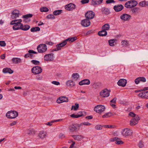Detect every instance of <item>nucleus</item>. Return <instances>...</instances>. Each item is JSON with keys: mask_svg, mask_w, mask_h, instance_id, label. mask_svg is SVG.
<instances>
[{"mask_svg": "<svg viewBox=\"0 0 148 148\" xmlns=\"http://www.w3.org/2000/svg\"><path fill=\"white\" fill-rule=\"evenodd\" d=\"M137 2L134 0H130L127 2L125 4V7L127 8H132L136 5Z\"/></svg>", "mask_w": 148, "mask_h": 148, "instance_id": "obj_1", "label": "nucleus"}, {"mask_svg": "<svg viewBox=\"0 0 148 148\" xmlns=\"http://www.w3.org/2000/svg\"><path fill=\"white\" fill-rule=\"evenodd\" d=\"M21 22H20L18 25V27H17V25H15L14 27H16L15 29L16 30L21 29L23 31H27L29 30L30 28V27L29 25H23V24L21 23Z\"/></svg>", "mask_w": 148, "mask_h": 148, "instance_id": "obj_2", "label": "nucleus"}, {"mask_svg": "<svg viewBox=\"0 0 148 148\" xmlns=\"http://www.w3.org/2000/svg\"><path fill=\"white\" fill-rule=\"evenodd\" d=\"M18 115V112L15 111H8L6 114L7 117L10 119H14Z\"/></svg>", "mask_w": 148, "mask_h": 148, "instance_id": "obj_3", "label": "nucleus"}, {"mask_svg": "<svg viewBox=\"0 0 148 148\" xmlns=\"http://www.w3.org/2000/svg\"><path fill=\"white\" fill-rule=\"evenodd\" d=\"M37 49L39 53H42L45 52L47 50L46 45L45 44H40L38 46Z\"/></svg>", "mask_w": 148, "mask_h": 148, "instance_id": "obj_4", "label": "nucleus"}, {"mask_svg": "<svg viewBox=\"0 0 148 148\" xmlns=\"http://www.w3.org/2000/svg\"><path fill=\"white\" fill-rule=\"evenodd\" d=\"M105 109V107L103 105H97L94 109V111L97 113H101L103 112Z\"/></svg>", "mask_w": 148, "mask_h": 148, "instance_id": "obj_5", "label": "nucleus"}, {"mask_svg": "<svg viewBox=\"0 0 148 148\" xmlns=\"http://www.w3.org/2000/svg\"><path fill=\"white\" fill-rule=\"evenodd\" d=\"M132 134V131L128 128L124 129L122 132V134L125 137L127 136H130Z\"/></svg>", "mask_w": 148, "mask_h": 148, "instance_id": "obj_6", "label": "nucleus"}, {"mask_svg": "<svg viewBox=\"0 0 148 148\" xmlns=\"http://www.w3.org/2000/svg\"><path fill=\"white\" fill-rule=\"evenodd\" d=\"M42 69L40 66H36L33 67L32 69V72L34 74H37L41 73Z\"/></svg>", "mask_w": 148, "mask_h": 148, "instance_id": "obj_7", "label": "nucleus"}, {"mask_svg": "<svg viewBox=\"0 0 148 148\" xmlns=\"http://www.w3.org/2000/svg\"><path fill=\"white\" fill-rule=\"evenodd\" d=\"M53 54L51 53L45 55L44 56V60L45 61H51L54 60Z\"/></svg>", "mask_w": 148, "mask_h": 148, "instance_id": "obj_8", "label": "nucleus"}, {"mask_svg": "<svg viewBox=\"0 0 148 148\" xmlns=\"http://www.w3.org/2000/svg\"><path fill=\"white\" fill-rule=\"evenodd\" d=\"M120 18L123 21H127L130 20L131 18V16L130 15L125 13L121 15Z\"/></svg>", "mask_w": 148, "mask_h": 148, "instance_id": "obj_9", "label": "nucleus"}, {"mask_svg": "<svg viewBox=\"0 0 148 148\" xmlns=\"http://www.w3.org/2000/svg\"><path fill=\"white\" fill-rule=\"evenodd\" d=\"M140 120L139 117L137 115L136 117H133L130 121V125L131 126H134L138 123V121Z\"/></svg>", "mask_w": 148, "mask_h": 148, "instance_id": "obj_10", "label": "nucleus"}, {"mask_svg": "<svg viewBox=\"0 0 148 148\" xmlns=\"http://www.w3.org/2000/svg\"><path fill=\"white\" fill-rule=\"evenodd\" d=\"M95 15V13L91 11L87 12L85 14L86 17L89 20L94 18Z\"/></svg>", "mask_w": 148, "mask_h": 148, "instance_id": "obj_11", "label": "nucleus"}, {"mask_svg": "<svg viewBox=\"0 0 148 148\" xmlns=\"http://www.w3.org/2000/svg\"><path fill=\"white\" fill-rule=\"evenodd\" d=\"M110 92L107 89H105L102 90L100 92V95L103 97H107L109 96Z\"/></svg>", "mask_w": 148, "mask_h": 148, "instance_id": "obj_12", "label": "nucleus"}, {"mask_svg": "<svg viewBox=\"0 0 148 148\" xmlns=\"http://www.w3.org/2000/svg\"><path fill=\"white\" fill-rule=\"evenodd\" d=\"M22 21L21 19H19L18 20H15L13 21H12L10 23V24L11 25H14L13 27V29L14 30H16L15 28H16V27H15L14 28V27L15 26V25H17V27H18V25H19V23L20 22H21Z\"/></svg>", "mask_w": 148, "mask_h": 148, "instance_id": "obj_13", "label": "nucleus"}, {"mask_svg": "<svg viewBox=\"0 0 148 148\" xmlns=\"http://www.w3.org/2000/svg\"><path fill=\"white\" fill-rule=\"evenodd\" d=\"M90 24V22L88 19L86 18L82 20L81 22L82 25L84 27H87Z\"/></svg>", "mask_w": 148, "mask_h": 148, "instance_id": "obj_14", "label": "nucleus"}, {"mask_svg": "<svg viewBox=\"0 0 148 148\" xmlns=\"http://www.w3.org/2000/svg\"><path fill=\"white\" fill-rule=\"evenodd\" d=\"M69 101L68 98L64 96L61 97H59L57 100V102L60 103L63 102H67Z\"/></svg>", "mask_w": 148, "mask_h": 148, "instance_id": "obj_15", "label": "nucleus"}, {"mask_svg": "<svg viewBox=\"0 0 148 148\" xmlns=\"http://www.w3.org/2000/svg\"><path fill=\"white\" fill-rule=\"evenodd\" d=\"M75 7V4L71 3L66 5L65 6V8L67 10L71 11L74 9Z\"/></svg>", "mask_w": 148, "mask_h": 148, "instance_id": "obj_16", "label": "nucleus"}, {"mask_svg": "<svg viewBox=\"0 0 148 148\" xmlns=\"http://www.w3.org/2000/svg\"><path fill=\"white\" fill-rule=\"evenodd\" d=\"M29 53H27L25 55L24 57L25 58L30 57L31 58H32L34 56V55L32 53L36 54L37 52L33 50H29L28 51Z\"/></svg>", "mask_w": 148, "mask_h": 148, "instance_id": "obj_17", "label": "nucleus"}, {"mask_svg": "<svg viewBox=\"0 0 148 148\" xmlns=\"http://www.w3.org/2000/svg\"><path fill=\"white\" fill-rule=\"evenodd\" d=\"M138 96L142 99H148V91H144L139 93Z\"/></svg>", "mask_w": 148, "mask_h": 148, "instance_id": "obj_18", "label": "nucleus"}, {"mask_svg": "<svg viewBox=\"0 0 148 148\" xmlns=\"http://www.w3.org/2000/svg\"><path fill=\"white\" fill-rule=\"evenodd\" d=\"M19 12L18 10H15L12 12L11 17L12 19H15L19 16Z\"/></svg>", "mask_w": 148, "mask_h": 148, "instance_id": "obj_19", "label": "nucleus"}, {"mask_svg": "<svg viewBox=\"0 0 148 148\" xmlns=\"http://www.w3.org/2000/svg\"><path fill=\"white\" fill-rule=\"evenodd\" d=\"M127 83V81L125 79H121L117 82L118 85L119 86L125 87Z\"/></svg>", "mask_w": 148, "mask_h": 148, "instance_id": "obj_20", "label": "nucleus"}, {"mask_svg": "<svg viewBox=\"0 0 148 148\" xmlns=\"http://www.w3.org/2000/svg\"><path fill=\"white\" fill-rule=\"evenodd\" d=\"M120 140V138L117 137H114L110 139L111 141H116L115 143L117 144H122L123 143V142L121 140Z\"/></svg>", "mask_w": 148, "mask_h": 148, "instance_id": "obj_21", "label": "nucleus"}, {"mask_svg": "<svg viewBox=\"0 0 148 148\" xmlns=\"http://www.w3.org/2000/svg\"><path fill=\"white\" fill-rule=\"evenodd\" d=\"M90 84V81L87 79H84L80 82L79 84L80 85H89Z\"/></svg>", "mask_w": 148, "mask_h": 148, "instance_id": "obj_22", "label": "nucleus"}, {"mask_svg": "<svg viewBox=\"0 0 148 148\" xmlns=\"http://www.w3.org/2000/svg\"><path fill=\"white\" fill-rule=\"evenodd\" d=\"M123 8V5H118L114 6V9L116 12H119Z\"/></svg>", "mask_w": 148, "mask_h": 148, "instance_id": "obj_23", "label": "nucleus"}, {"mask_svg": "<svg viewBox=\"0 0 148 148\" xmlns=\"http://www.w3.org/2000/svg\"><path fill=\"white\" fill-rule=\"evenodd\" d=\"M47 133L45 132L44 131H40L39 132L38 136L39 137L42 139L45 138L47 136Z\"/></svg>", "mask_w": 148, "mask_h": 148, "instance_id": "obj_24", "label": "nucleus"}, {"mask_svg": "<svg viewBox=\"0 0 148 148\" xmlns=\"http://www.w3.org/2000/svg\"><path fill=\"white\" fill-rule=\"evenodd\" d=\"M72 137L75 140L79 141L84 138V136L81 135H73Z\"/></svg>", "mask_w": 148, "mask_h": 148, "instance_id": "obj_25", "label": "nucleus"}, {"mask_svg": "<svg viewBox=\"0 0 148 148\" xmlns=\"http://www.w3.org/2000/svg\"><path fill=\"white\" fill-rule=\"evenodd\" d=\"M66 85L69 88H72L75 86V84L73 81L69 80L67 82Z\"/></svg>", "mask_w": 148, "mask_h": 148, "instance_id": "obj_26", "label": "nucleus"}, {"mask_svg": "<svg viewBox=\"0 0 148 148\" xmlns=\"http://www.w3.org/2000/svg\"><path fill=\"white\" fill-rule=\"evenodd\" d=\"M103 0H92L91 5L95 6L96 5H99L101 3Z\"/></svg>", "mask_w": 148, "mask_h": 148, "instance_id": "obj_27", "label": "nucleus"}, {"mask_svg": "<svg viewBox=\"0 0 148 148\" xmlns=\"http://www.w3.org/2000/svg\"><path fill=\"white\" fill-rule=\"evenodd\" d=\"M12 60L14 64H18L21 62V59L17 58H13Z\"/></svg>", "mask_w": 148, "mask_h": 148, "instance_id": "obj_28", "label": "nucleus"}, {"mask_svg": "<svg viewBox=\"0 0 148 148\" xmlns=\"http://www.w3.org/2000/svg\"><path fill=\"white\" fill-rule=\"evenodd\" d=\"M3 72L4 73H9L10 74H12L13 73V71L10 68H5L3 69Z\"/></svg>", "mask_w": 148, "mask_h": 148, "instance_id": "obj_29", "label": "nucleus"}, {"mask_svg": "<svg viewBox=\"0 0 148 148\" xmlns=\"http://www.w3.org/2000/svg\"><path fill=\"white\" fill-rule=\"evenodd\" d=\"M77 125H70L69 127V129L70 131L71 132H73L77 130Z\"/></svg>", "mask_w": 148, "mask_h": 148, "instance_id": "obj_30", "label": "nucleus"}, {"mask_svg": "<svg viewBox=\"0 0 148 148\" xmlns=\"http://www.w3.org/2000/svg\"><path fill=\"white\" fill-rule=\"evenodd\" d=\"M32 14H29L23 16L22 18H24L25 20L28 19V22H29L30 21V19H28L29 18L32 17Z\"/></svg>", "mask_w": 148, "mask_h": 148, "instance_id": "obj_31", "label": "nucleus"}, {"mask_svg": "<svg viewBox=\"0 0 148 148\" xmlns=\"http://www.w3.org/2000/svg\"><path fill=\"white\" fill-rule=\"evenodd\" d=\"M101 11L103 14H108L110 13L109 10L108 8H106L105 7L102 8Z\"/></svg>", "mask_w": 148, "mask_h": 148, "instance_id": "obj_32", "label": "nucleus"}, {"mask_svg": "<svg viewBox=\"0 0 148 148\" xmlns=\"http://www.w3.org/2000/svg\"><path fill=\"white\" fill-rule=\"evenodd\" d=\"M107 32L106 31L102 30L99 31L98 34L100 36H105L107 35Z\"/></svg>", "mask_w": 148, "mask_h": 148, "instance_id": "obj_33", "label": "nucleus"}, {"mask_svg": "<svg viewBox=\"0 0 148 148\" xmlns=\"http://www.w3.org/2000/svg\"><path fill=\"white\" fill-rule=\"evenodd\" d=\"M102 30H109L110 28V26L109 24L106 23L102 27Z\"/></svg>", "mask_w": 148, "mask_h": 148, "instance_id": "obj_34", "label": "nucleus"}, {"mask_svg": "<svg viewBox=\"0 0 148 148\" xmlns=\"http://www.w3.org/2000/svg\"><path fill=\"white\" fill-rule=\"evenodd\" d=\"M77 39V37L76 36H75L73 37L69 38L66 39V42L67 41H69L70 42H72L76 40Z\"/></svg>", "mask_w": 148, "mask_h": 148, "instance_id": "obj_35", "label": "nucleus"}, {"mask_svg": "<svg viewBox=\"0 0 148 148\" xmlns=\"http://www.w3.org/2000/svg\"><path fill=\"white\" fill-rule=\"evenodd\" d=\"M62 12V10H58L54 11L53 12V14L57 16L60 15Z\"/></svg>", "mask_w": 148, "mask_h": 148, "instance_id": "obj_36", "label": "nucleus"}, {"mask_svg": "<svg viewBox=\"0 0 148 148\" xmlns=\"http://www.w3.org/2000/svg\"><path fill=\"white\" fill-rule=\"evenodd\" d=\"M40 28L38 27H33L31 29V31L32 32H36L40 31Z\"/></svg>", "mask_w": 148, "mask_h": 148, "instance_id": "obj_37", "label": "nucleus"}, {"mask_svg": "<svg viewBox=\"0 0 148 148\" xmlns=\"http://www.w3.org/2000/svg\"><path fill=\"white\" fill-rule=\"evenodd\" d=\"M121 45L123 46H128L129 45L128 41L126 40H123L121 42Z\"/></svg>", "mask_w": 148, "mask_h": 148, "instance_id": "obj_38", "label": "nucleus"}, {"mask_svg": "<svg viewBox=\"0 0 148 148\" xmlns=\"http://www.w3.org/2000/svg\"><path fill=\"white\" fill-rule=\"evenodd\" d=\"M75 106H72L71 108V110H73L75 111L77 110L79 107V105L78 103H76Z\"/></svg>", "mask_w": 148, "mask_h": 148, "instance_id": "obj_39", "label": "nucleus"}, {"mask_svg": "<svg viewBox=\"0 0 148 148\" xmlns=\"http://www.w3.org/2000/svg\"><path fill=\"white\" fill-rule=\"evenodd\" d=\"M62 119H58V120H53L51 121V122H49L48 123V124H47L49 126H51L52 125V123H54L55 122H57V121H62Z\"/></svg>", "mask_w": 148, "mask_h": 148, "instance_id": "obj_40", "label": "nucleus"}, {"mask_svg": "<svg viewBox=\"0 0 148 148\" xmlns=\"http://www.w3.org/2000/svg\"><path fill=\"white\" fill-rule=\"evenodd\" d=\"M116 41L114 39H111L109 40L108 41V43L111 46H114V43Z\"/></svg>", "mask_w": 148, "mask_h": 148, "instance_id": "obj_41", "label": "nucleus"}, {"mask_svg": "<svg viewBox=\"0 0 148 148\" xmlns=\"http://www.w3.org/2000/svg\"><path fill=\"white\" fill-rule=\"evenodd\" d=\"M92 87L95 89L97 88L100 87L99 83H94L92 85Z\"/></svg>", "mask_w": 148, "mask_h": 148, "instance_id": "obj_42", "label": "nucleus"}, {"mask_svg": "<svg viewBox=\"0 0 148 148\" xmlns=\"http://www.w3.org/2000/svg\"><path fill=\"white\" fill-rule=\"evenodd\" d=\"M139 9V8L135 7L133 9H131V10L133 13H135L138 12Z\"/></svg>", "mask_w": 148, "mask_h": 148, "instance_id": "obj_43", "label": "nucleus"}, {"mask_svg": "<svg viewBox=\"0 0 148 148\" xmlns=\"http://www.w3.org/2000/svg\"><path fill=\"white\" fill-rule=\"evenodd\" d=\"M41 12H47L49 11L48 9L46 7H43L40 9Z\"/></svg>", "mask_w": 148, "mask_h": 148, "instance_id": "obj_44", "label": "nucleus"}, {"mask_svg": "<svg viewBox=\"0 0 148 148\" xmlns=\"http://www.w3.org/2000/svg\"><path fill=\"white\" fill-rule=\"evenodd\" d=\"M67 43L66 40L63 41L62 42L58 44L59 46L61 47L64 46Z\"/></svg>", "mask_w": 148, "mask_h": 148, "instance_id": "obj_45", "label": "nucleus"}, {"mask_svg": "<svg viewBox=\"0 0 148 148\" xmlns=\"http://www.w3.org/2000/svg\"><path fill=\"white\" fill-rule=\"evenodd\" d=\"M47 18L48 19H54L55 18V17L53 14H49L47 16Z\"/></svg>", "mask_w": 148, "mask_h": 148, "instance_id": "obj_46", "label": "nucleus"}, {"mask_svg": "<svg viewBox=\"0 0 148 148\" xmlns=\"http://www.w3.org/2000/svg\"><path fill=\"white\" fill-rule=\"evenodd\" d=\"M31 62L35 65H38L40 64L39 61L36 60H32Z\"/></svg>", "mask_w": 148, "mask_h": 148, "instance_id": "obj_47", "label": "nucleus"}, {"mask_svg": "<svg viewBox=\"0 0 148 148\" xmlns=\"http://www.w3.org/2000/svg\"><path fill=\"white\" fill-rule=\"evenodd\" d=\"M111 115V113L110 112H108L106 114H105L103 115L102 116V117L103 118H104L105 117H107V116L109 117Z\"/></svg>", "mask_w": 148, "mask_h": 148, "instance_id": "obj_48", "label": "nucleus"}, {"mask_svg": "<svg viewBox=\"0 0 148 148\" xmlns=\"http://www.w3.org/2000/svg\"><path fill=\"white\" fill-rule=\"evenodd\" d=\"M35 133V131L32 130H29L27 131V134H33Z\"/></svg>", "mask_w": 148, "mask_h": 148, "instance_id": "obj_49", "label": "nucleus"}, {"mask_svg": "<svg viewBox=\"0 0 148 148\" xmlns=\"http://www.w3.org/2000/svg\"><path fill=\"white\" fill-rule=\"evenodd\" d=\"M145 1H141L139 3V5L142 7H144L145 5Z\"/></svg>", "mask_w": 148, "mask_h": 148, "instance_id": "obj_50", "label": "nucleus"}, {"mask_svg": "<svg viewBox=\"0 0 148 148\" xmlns=\"http://www.w3.org/2000/svg\"><path fill=\"white\" fill-rule=\"evenodd\" d=\"M95 128L97 130H101L102 128V126L101 125H97L96 126Z\"/></svg>", "mask_w": 148, "mask_h": 148, "instance_id": "obj_51", "label": "nucleus"}, {"mask_svg": "<svg viewBox=\"0 0 148 148\" xmlns=\"http://www.w3.org/2000/svg\"><path fill=\"white\" fill-rule=\"evenodd\" d=\"M139 80L140 81L145 82L146 81V79L145 77H139Z\"/></svg>", "mask_w": 148, "mask_h": 148, "instance_id": "obj_52", "label": "nucleus"}, {"mask_svg": "<svg viewBox=\"0 0 148 148\" xmlns=\"http://www.w3.org/2000/svg\"><path fill=\"white\" fill-rule=\"evenodd\" d=\"M72 76L74 78L78 79L79 77V75L77 73H73L72 75Z\"/></svg>", "mask_w": 148, "mask_h": 148, "instance_id": "obj_53", "label": "nucleus"}, {"mask_svg": "<svg viewBox=\"0 0 148 148\" xmlns=\"http://www.w3.org/2000/svg\"><path fill=\"white\" fill-rule=\"evenodd\" d=\"M6 45V43L4 41H0V46L1 47H5Z\"/></svg>", "mask_w": 148, "mask_h": 148, "instance_id": "obj_54", "label": "nucleus"}, {"mask_svg": "<svg viewBox=\"0 0 148 148\" xmlns=\"http://www.w3.org/2000/svg\"><path fill=\"white\" fill-rule=\"evenodd\" d=\"M89 1V0H82L81 2L82 4H84L88 3Z\"/></svg>", "mask_w": 148, "mask_h": 148, "instance_id": "obj_55", "label": "nucleus"}, {"mask_svg": "<svg viewBox=\"0 0 148 148\" xmlns=\"http://www.w3.org/2000/svg\"><path fill=\"white\" fill-rule=\"evenodd\" d=\"M129 115L132 116H133L134 117H136V116L137 115H136L133 112H130L129 113Z\"/></svg>", "mask_w": 148, "mask_h": 148, "instance_id": "obj_56", "label": "nucleus"}, {"mask_svg": "<svg viewBox=\"0 0 148 148\" xmlns=\"http://www.w3.org/2000/svg\"><path fill=\"white\" fill-rule=\"evenodd\" d=\"M104 127L105 128H113L114 127L113 125H104Z\"/></svg>", "mask_w": 148, "mask_h": 148, "instance_id": "obj_57", "label": "nucleus"}, {"mask_svg": "<svg viewBox=\"0 0 148 148\" xmlns=\"http://www.w3.org/2000/svg\"><path fill=\"white\" fill-rule=\"evenodd\" d=\"M70 116L72 118H78L79 117V116H78L77 114H74L71 115Z\"/></svg>", "mask_w": 148, "mask_h": 148, "instance_id": "obj_58", "label": "nucleus"}, {"mask_svg": "<svg viewBox=\"0 0 148 148\" xmlns=\"http://www.w3.org/2000/svg\"><path fill=\"white\" fill-rule=\"evenodd\" d=\"M52 83L56 85H58L60 84V83L59 82L56 81H53L52 82Z\"/></svg>", "mask_w": 148, "mask_h": 148, "instance_id": "obj_59", "label": "nucleus"}, {"mask_svg": "<svg viewBox=\"0 0 148 148\" xmlns=\"http://www.w3.org/2000/svg\"><path fill=\"white\" fill-rule=\"evenodd\" d=\"M140 81L139 80V77L137 78L135 80V82L136 84H138L139 83Z\"/></svg>", "mask_w": 148, "mask_h": 148, "instance_id": "obj_60", "label": "nucleus"}, {"mask_svg": "<svg viewBox=\"0 0 148 148\" xmlns=\"http://www.w3.org/2000/svg\"><path fill=\"white\" fill-rule=\"evenodd\" d=\"M17 123L16 121H13V122L10 123V126H13L15 125Z\"/></svg>", "mask_w": 148, "mask_h": 148, "instance_id": "obj_61", "label": "nucleus"}, {"mask_svg": "<svg viewBox=\"0 0 148 148\" xmlns=\"http://www.w3.org/2000/svg\"><path fill=\"white\" fill-rule=\"evenodd\" d=\"M65 137L64 134L62 133H60L59 135V138H63Z\"/></svg>", "mask_w": 148, "mask_h": 148, "instance_id": "obj_62", "label": "nucleus"}, {"mask_svg": "<svg viewBox=\"0 0 148 148\" xmlns=\"http://www.w3.org/2000/svg\"><path fill=\"white\" fill-rule=\"evenodd\" d=\"M82 125H90L91 124L88 122H85L82 123Z\"/></svg>", "mask_w": 148, "mask_h": 148, "instance_id": "obj_63", "label": "nucleus"}, {"mask_svg": "<svg viewBox=\"0 0 148 148\" xmlns=\"http://www.w3.org/2000/svg\"><path fill=\"white\" fill-rule=\"evenodd\" d=\"M72 144L71 145L69 148H73L74 147V146L75 144V142L73 141V140L72 141Z\"/></svg>", "mask_w": 148, "mask_h": 148, "instance_id": "obj_64", "label": "nucleus"}]
</instances>
